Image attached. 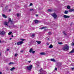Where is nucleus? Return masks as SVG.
I'll return each mask as SVG.
<instances>
[{"instance_id":"nucleus-1","label":"nucleus","mask_w":74,"mask_h":74,"mask_svg":"<svg viewBox=\"0 0 74 74\" xmlns=\"http://www.w3.org/2000/svg\"><path fill=\"white\" fill-rule=\"evenodd\" d=\"M69 49V46L67 45H65V47L63 48V49L64 51H68Z\"/></svg>"},{"instance_id":"nucleus-2","label":"nucleus","mask_w":74,"mask_h":74,"mask_svg":"<svg viewBox=\"0 0 74 74\" xmlns=\"http://www.w3.org/2000/svg\"><path fill=\"white\" fill-rule=\"evenodd\" d=\"M33 68V65H30L29 66H27V69L28 70H30Z\"/></svg>"},{"instance_id":"nucleus-3","label":"nucleus","mask_w":74,"mask_h":74,"mask_svg":"<svg viewBox=\"0 0 74 74\" xmlns=\"http://www.w3.org/2000/svg\"><path fill=\"white\" fill-rule=\"evenodd\" d=\"M51 15H52V16L54 18V19H56V18L57 17V15H56V14L55 13L52 14Z\"/></svg>"},{"instance_id":"nucleus-4","label":"nucleus","mask_w":74,"mask_h":74,"mask_svg":"<svg viewBox=\"0 0 74 74\" xmlns=\"http://www.w3.org/2000/svg\"><path fill=\"white\" fill-rule=\"evenodd\" d=\"M23 44V42L22 41H21L17 42V45H21V44Z\"/></svg>"},{"instance_id":"nucleus-5","label":"nucleus","mask_w":74,"mask_h":74,"mask_svg":"<svg viewBox=\"0 0 74 74\" xmlns=\"http://www.w3.org/2000/svg\"><path fill=\"white\" fill-rule=\"evenodd\" d=\"M5 33V32L4 31L1 32L0 31V34L1 35H4Z\"/></svg>"},{"instance_id":"nucleus-6","label":"nucleus","mask_w":74,"mask_h":74,"mask_svg":"<svg viewBox=\"0 0 74 74\" xmlns=\"http://www.w3.org/2000/svg\"><path fill=\"white\" fill-rule=\"evenodd\" d=\"M63 17L65 19H66V18H70V16H67V15H64L63 16Z\"/></svg>"},{"instance_id":"nucleus-7","label":"nucleus","mask_w":74,"mask_h":74,"mask_svg":"<svg viewBox=\"0 0 74 74\" xmlns=\"http://www.w3.org/2000/svg\"><path fill=\"white\" fill-rule=\"evenodd\" d=\"M8 23V22H4V25H5V26H8V23Z\"/></svg>"},{"instance_id":"nucleus-8","label":"nucleus","mask_w":74,"mask_h":74,"mask_svg":"<svg viewBox=\"0 0 74 74\" xmlns=\"http://www.w3.org/2000/svg\"><path fill=\"white\" fill-rule=\"evenodd\" d=\"M68 12H69V11H68L65 10L64 12V14H67Z\"/></svg>"},{"instance_id":"nucleus-9","label":"nucleus","mask_w":74,"mask_h":74,"mask_svg":"<svg viewBox=\"0 0 74 74\" xmlns=\"http://www.w3.org/2000/svg\"><path fill=\"white\" fill-rule=\"evenodd\" d=\"M50 60H51V61H52V62H56V61H55V59H51Z\"/></svg>"},{"instance_id":"nucleus-10","label":"nucleus","mask_w":74,"mask_h":74,"mask_svg":"<svg viewBox=\"0 0 74 74\" xmlns=\"http://www.w3.org/2000/svg\"><path fill=\"white\" fill-rule=\"evenodd\" d=\"M36 42H37V44H41V41H36Z\"/></svg>"},{"instance_id":"nucleus-11","label":"nucleus","mask_w":74,"mask_h":74,"mask_svg":"<svg viewBox=\"0 0 74 74\" xmlns=\"http://www.w3.org/2000/svg\"><path fill=\"white\" fill-rule=\"evenodd\" d=\"M15 68L13 67L10 69V70L11 71H13V70H15Z\"/></svg>"},{"instance_id":"nucleus-12","label":"nucleus","mask_w":74,"mask_h":74,"mask_svg":"<svg viewBox=\"0 0 74 74\" xmlns=\"http://www.w3.org/2000/svg\"><path fill=\"white\" fill-rule=\"evenodd\" d=\"M2 16H3V18H7V16H6L5 14H2Z\"/></svg>"},{"instance_id":"nucleus-13","label":"nucleus","mask_w":74,"mask_h":74,"mask_svg":"<svg viewBox=\"0 0 74 74\" xmlns=\"http://www.w3.org/2000/svg\"><path fill=\"white\" fill-rule=\"evenodd\" d=\"M8 23H9V22H11V18H8Z\"/></svg>"},{"instance_id":"nucleus-14","label":"nucleus","mask_w":74,"mask_h":74,"mask_svg":"<svg viewBox=\"0 0 74 74\" xmlns=\"http://www.w3.org/2000/svg\"><path fill=\"white\" fill-rule=\"evenodd\" d=\"M49 48H53V46L52 45H51L49 46Z\"/></svg>"},{"instance_id":"nucleus-15","label":"nucleus","mask_w":74,"mask_h":74,"mask_svg":"<svg viewBox=\"0 0 74 74\" xmlns=\"http://www.w3.org/2000/svg\"><path fill=\"white\" fill-rule=\"evenodd\" d=\"M40 55H45V53L44 52H42L40 53Z\"/></svg>"},{"instance_id":"nucleus-16","label":"nucleus","mask_w":74,"mask_h":74,"mask_svg":"<svg viewBox=\"0 0 74 74\" xmlns=\"http://www.w3.org/2000/svg\"><path fill=\"white\" fill-rule=\"evenodd\" d=\"M32 51H33V49H32V48H31L29 51V52H30V53H32Z\"/></svg>"},{"instance_id":"nucleus-17","label":"nucleus","mask_w":74,"mask_h":74,"mask_svg":"<svg viewBox=\"0 0 74 74\" xmlns=\"http://www.w3.org/2000/svg\"><path fill=\"white\" fill-rule=\"evenodd\" d=\"M49 12H52V10L51 9H48V10Z\"/></svg>"},{"instance_id":"nucleus-18","label":"nucleus","mask_w":74,"mask_h":74,"mask_svg":"<svg viewBox=\"0 0 74 74\" xmlns=\"http://www.w3.org/2000/svg\"><path fill=\"white\" fill-rule=\"evenodd\" d=\"M35 23H38V20H35Z\"/></svg>"},{"instance_id":"nucleus-19","label":"nucleus","mask_w":74,"mask_h":74,"mask_svg":"<svg viewBox=\"0 0 74 74\" xmlns=\"http://www.w3.org/2000/svg\"><path fill=\"white\" fill-rule=\"evenodd\" d=\"M69 12H73V9H70L69 10Z\"/></svg>"},{"instance_id":"nucleus-20","label":"nucleus","mask_w":74,"mask_h":74,"mask_svg":"<svg viewBox=\"0 0 74 74\" xmlns=\"http://www.w3.org/2000/svg\"><path fill=\"white\" fill-rule=\"evenodd\" d=\"M34 10H34L33 9L31 8V9H30V11H34Z\"/></svg>"},{"instance_id":"nucleus-21","label":"nucleus","mask_w":74,"mask_h":74,"mask_svg":"<svg viewBox=\"0 0 74 74\" xmlns=\"http://www.w3.org/2000/svg\"><path fill=\"white\" fill-rule=\"evenodd\" d=\"M74 52V49L72 50V51H70V53H73Z\"/></svg>"},{"instance_id":"nucleus-22","label":"nucleus","mask_w":74,"mask_h":74,"mask_svg":"<svg viewBox=\"0 0 74 74\" xmlns=\"http://www.w3.org/2000/svg\"><path fill=\"white\" fill-rule=\"evenodd\" d=\"M63 33L64 34V35H65V36H67V34H66V33H65V32H63Z\"/></svg>"},{"instance_id":"nucleus-23","label":"nucleus","mask_w":74,"mask_h":74,"mask_svg":"<svg viewBox=\"0 0 74 74\" xmlns=\"http://www.w3.org/2000/svg\"><path fill=\"white\" fill-rule=\"evenodd\" d=\"M14 63L13 62H10L9 63V64H14Z\"/></svg>"},{"instance_id":"nucleus-24","label":"nucleus","mask_w":74,"mask_h":74,"mask_svg":"<svg viewBox=\"0 0 74 74\" xmlns=\"http://www.w3.org/2000/svg\"><path fill=\"white\" fill-rule=\"evenodd\" d=\"M67 9H70V6L69 5H68L67 6Z\"/></svg>"},{"instance_id":"nucleus-25","label":"nucleus","mask_w":74,"mask_h":74,"mask_svg":"<svg viewBox=\"0 0 74 74\" xmlns=\"http://www.w3.org/2000/svg\"><path fill=\"white\" fill-rule=\"evenodd\" d=\"M40 29L41 30H42V29H45V27H42V28H40Z\"/></svg>"},{"instance_id":"nucleus-26","label":"nucleus","mask_w":74,"mask_h":74,"mask_svg":"<svg viewBox=\"0 0 74 74\" xmlns=\"http://www.w3.org/2000/svg\"><path fill=\"white\" fill-rule=\"evenodd\" d=\"M58 43L59 44H60V45H61L63 44L62 42H58Z\"/></svg>"},{"instance_id":"nucleus-27","label":"nucleus","mask_w":74,"mask_h":74,"mask_svg":"<svg viewBox=\"0 0 74 74\" xmlns=\"http://www.w3.org/2000/svg\"><path fill=\"white\" fill-rule=\"evenodd\" d=\"M12 33V32H9L8 34L9 35H10V34H11Z\"/></svg>"},{"instance_id":"nucleus-28","label":"nucleus","mask_w":74,"mask_h":74,"mask_svg":"<svg viewBox=\"0 0 74 74\" xmlns=\"http://www.w3.org/2000/svg\"><path fill=\"white\" fill-rule=\"evenodd\" d=\"M58 64H59V65H62V63L60 62H59L58 63Z\"/></svg>"},{"instance_id":"nucleus-29","label":"nucleus","mask_w":74,"mask_h":74,"mask_svg":"<svg viewBox=\"0 0 74 74\" xmlns=\"http://www.w3.org/2000/svg\"><path fill=\"white\" fill-rule=\"evenodd\" d=\"M71 45L72 46H73V45H74V42L72 43L71 44Z\"/></svg>"},{"instance_id":"nucleus-30","label":"nucleus","mask_w":74,"mask_h":74,"mask_svg":"<svg viewBox=\"0 0 74 74\" xmlns=\"http://www.w3.org/2000/svg\"><path fill=\"white\" fill-rule=\"evenodd\" d=\"M32 5H33V3H30V4L29 5V6H32Z\"/></svg>"},{"instance_id":"nucleus-31","label":"nucleus","mask_w":74,"mask_h":74,"mask_svg":"<svg viewBox=\"0 0 74 74\" xmlns=\"http://www.w3.org/2000/svg\"><path fill=\"white\" fill-rule=\"evenodd\" d=\"M71 70L72 71H73V70H74V67L73 68H71Z\"/></svg>"},{"instance_id":"nucleus-32","label":"nucleus","mask_w":74,"mask_h":74,"mask_svg":"<svg viewBox=\"0 0 74 74\" xmlns=\"http://www.w3.org/2000/svg\"><path fill=\"white\" fill-rule=\"evenodd\" d=\"M17 16L18 17L19 16V14L18 13L17 14Z\"/></svg>"},{"instance_id":"nucleus-33","label":"nucleus","mask_w":74,"mask_h":74,"mask_svg":"<svg viewBox=\"0 0 74 74\" xmlns=\"http://www.w3.org/2000/svg\"><path fill=\"white\" fill-rule=\"evenodd\" d=\"M35 35H34V34H32V37H34V36Z\"/></svg>"},{"instance_id":"nucleus-34","label":"nucleus","mask_w":74,"mask_h":74,"mask_svg":"<svg viewBox=\"0 0 74 74\" xmlns=\"http://www.w3.org/2000/svg\"><path fill=\"white\" fill-rule=\"evenodd\" d=\"M48 34L49 35H51V32H49L48 33Z\"/></svg>"},{"instance_id":"nucleus-35","label":"nucleus","mask_w":74,"mask_h":74,"mask_svg":"<svg viewBox=\"0 0 74 74\" xmlns=\"http://www.w3.org/2000/svg\"><path fill=\"white\" fill-rule=\"evenodd\" d=\"M21 40H22V41H25V39H21Z\"/></svg>"},{"instance_id":"nucleus-36","label":"nucleus","mask_w":74,"mask_h":74,"mask_svg":"<svg viewBox=\"0 0 74 74\" xmlns=\"http://www.w3.org/2000/svg\"><path fill=\"white\" fill-rule=\"evenodd\" d=\"M18 55V54H15V56L16 57Z\"/></svg>"},{"instance_id":"nucleus-37","label":"nucleus","mask_w":74,"mask_h":74,"mask_svg":"<svg viewBox=\"0 0 74 74\" xmlns=\"http://www.w3.org/2000/svg\"><path fill=\"white\" fill-rule=\"evenodd\" d=\"M34 52H35V51H32V53H34Z\"/></svg>"},{"instance_id":"nucleus-38","label":"nucleus","mask_w":74,"mask_h":74,"mask_svg":"<svg viewBox=\"0 0 74 74\" xmlns=\"http://www.w3.org/2000/svg\"><path fill=\"white\" fill-rule=\"evenodd\" d=\"M7 51H9V49H7Z\"/></svg>"},{"instance_id":"nucleus-39","label":"nucleus","mask_w":74,"mask_h":74,"mask_svg":"<svg viewBox=\"0 0 74 74\" xmlns=\"http://www.w3.org/2000/svg\"><path fill=\"white\" fill-rule=\"evenodd\" d=\"M10 22H11V24H13V23H12V21H10Z\"/></svg>"},{"instance_id":"nucleus-40","label":"nucleus","mask_w":74,"mask_h":74,"mask_svg":"<svg viewBox=\"0 0 74 74\" xmlns=\"http://www.w3.org/2000/svg\"><path fill=\"white\" fill-rule=\"evenodd\" d=\"M30 62H31V61H29L28 62V63H30Z\"/></svg>"},{"instance_id":"nucleus-41","label":"nucleus","mask_w":74,"mask_h":74,"mask_svg":"<svg viewBox=\"0 0 74 74\" xmlns=\"http://www.w3.org/2000/svg\"><path fill=\"white\" fill-rule=\"evenodd\" d=\"M55 70H57V68H55Z\"/></svg>"},{"instance_id":"nucleus-42","label":"nucleus","mask_w":74,"mask_h":74,"mask_svg":"<svg viewBox=\"0 0 74 74\" xmlns=\"http://www.w3.org/2000/svg\"><path fill=\"white\" fill-rule=\"evenodd\" d=\"M12 37H14V36H13V35H12Z\"/></svg>"},{"instance_id":"nucleus-43","label":"nucleus","mask_w":74,"mask_h":74,"mask_svg":"<svg viewBox=\"0 0 74 74\" xmlns=\"http://www.w3.org/2000/svg\"><path fill=\"white\" fill-rule=\"evenodd\" d=\"M47 45H49V44L48 43H47Z\"/></svg>"},{"instance_id":"nucleus-44","label":"nucleus","mask_w":74,"mask_h":74,"mask_svg":"<svg viewBox=\"0 0 74 74\" xmlns=\"http://www.w3.org/2000/svg\"><path fill=\"white\" fill-rule=\"evenodd\" d=\"M36 16H38V15H36Z\"/></svg>"},{"instance_id":"nucleus-45","label":"nucleus","mask_w":74,"mask_h":74,"mask_svg":"<svg viewBox=\"0 0 74 74\" xmlns=\"http://www.w3.org/2000/svg\"><path fill=\"white\" fill-rule=\"evenodd\" d=\"M21 52H23V51H21Z\"/></svg>"},{"instance_id":"nucleus-46","label":"nucleus","mask_w":74,"mask_h":74,"mask_svg":"<svg viewBox=\"0 0 74 74\" xmlns=\"http://www.w3.org/2000/svg\"><path fill=\"white\" fill-rule=\"evenodd\" d=\"M9 11H11V9H9Z\"/></svg>"},{"instance_id":"nucleus-47","label":"nucleus","mask_w":74,"mask_h":74,"mask_svg":"<svg viewBox=\"0 0 74 74\" xmlns=\"http://www.w3.org/2000/svg\"><path fill=\"white\" fill-rule=\"evenodd\" d=\"M0 74H1V72H0Z\"/></svg>"},{"instance_id":"nucleus-48","label":"nucleus","mask_w":74,"mask_h":74,"mask_svg":"<svg viewBox=\"0 0 74 74\" xmlns=\"http://www.w3.org/2000/svg\"><path fill=\"white\" fill-rule=\"evenodd\" d=\"M11 39H12V38H10V40H11Z\"/></svg>"},{"instance_id":"nucleus-49","label":"nucleus","mask_w":74,"mask_h":74,"mask_svg":"<svg viewBox=\"0 0 74 74\" xmlns=\"http://www.w3.org/2000/svg\"><path fill=\"white\" fill-rule=\"evenodd\" d=\"M1 42V40H0V43Z\"/></svg>"},{"instance_id":"nucleus-50","label":"nucleus","mask_w":74,"mask_h":74,"mask_svg":"<svg viewBox=\"0 0 74 74\" xmlns=\"http://www.w3.org/2000/svg\"><path fill=\"white\" fill-rule=\"evenodd\" d=\"M73 12H74V9H73Z\"/></svg>"},{"instance_id":"nucleus-51","label":"nucleus","mask_w":74,"mask_h":74,"mask_svg":"<svg viewBox=\"0 0 74 74\" xmlns=\"http://www.w3.org/2000/svg\"><path fill=\"white\" fill-rule=\"evenodd\" d=\"M49 38H48V40H49Z\"/></svg>"},{"instance_id":"nucleus-52","label":"nucleus","mask_w":74,"mask_h":74,"mask_svg":"<svg viewBox=\"0 0 74 74\" xmlns=\"http://www.w3.org/2000/svg\"><path fill=\"white\" fill-rule=\"evenodd\" d=\"M1 56V54L0 53V56Z\"/></svg>"}]
</instances>
